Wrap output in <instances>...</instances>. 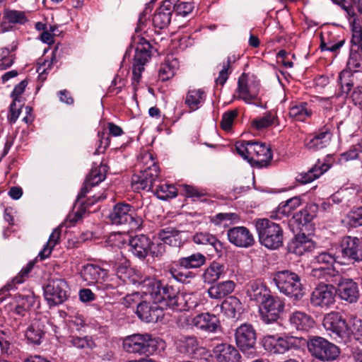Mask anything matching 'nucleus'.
Segmentation results:
<instances>
[{
	"label": "nucleus",
	"mask_w": 362,
	"mask_h": 362,
	"mask_svg": "<svg viewBox=\"0 0 362 362\" xmlns=\"http://www.w3.org/2000/svg\"><path fill=\"white\" fill-rule=\"evenodd\" d=\"M139 160L146 168L139 174L132 177V187L135 191L140 189L151 191L158 197V166L156 165V158L151 152L146 151L139 157Z\"/></svg>",
	"instance_id": "obj_1"
},
{
	"label": "nucleus",
	"mask_w": 362,
	"mask_h": 362,
	"mask_svg": "<svg viewBox=\"0 0 362 362\" xmlns=\"http://www.w3.org/2000/svg\"><path fill=\"white\" fill-rule=\"evenodd\" d=\"M236 152L249 162H254L259 167L268 165L272 158L269 146L264 144L252 141H238L235 145Z\"/></svg>",
	"instance_id": "obj_2"
},
{
	"label": "nucleus",
	"mask_w": 362,
	"mask_h": 362,
	"mask_svg": "<svg viewBox=\"0 0 362 362\" xmlns=\"http://www.w3.org/2000/svg\"><path fill=\"white\" fill-rule=\"evenodd\" d=\"M260 243L269 249H277L283 243V231L279 224L267 219H259L256 223Z\"/></svg>",
	"instance_id": "obj_3"
},
{
	"label": "nucleus",
	"mask_w": 362,
	"mask_h": 362,
	"mask_svg": "<svg viewBox=\"0 0 362 362\" xmlns=\"http://www.w3.org/2000/svg\"><path fill=\"white\" fill-rule=\"evenodd\" d=\"M274 281L280 292L293 300H298L303 297L302 284L297 274L289 270L279 271L274 274Z\"/></svg>",
	"instance_id": "obj_4"
},
{
	"label": "nucleus",
	"mask_w": 362,
	"mask_h": 362,
	"mask_svg": "<svg viewBox=\"0 0 362 362\" xmlns=\"http://www.w3.org/2000/svg\"><path fill=\"white\" fill-rule=\"evenodd\" d=\"M122 345L128 353L149 356L156 352L158 341L149 334H134L125 337Z\"/></svg>",
	"instance_id": "obj_5"
},
{
	"label": "nucleus",
	"mask_w": 362,
	"mask_h": 362,
	"mask_svg": "<svg viewBox=\"0 0 362 362\" xmlns=\"http://www.w3.org/2000/svg\"><path fill=\"white\" fill-rule=\"evenodd\" d=\"M339 254L337 259L341 264L361 262L362 241L356 237L343 238L339 245Z\"/></svg>",
	"instance_id": "obj_6"
},
{
	"label": "nucleus",
	"mask_w": 362,
	"mask_h": 362,
	"mask_svg": "<svg viewBox=\"0 0 362 362\" xmlns=\"http://www.w3.org/2000/svg\"><path fill=\"white\" fill-rule=\"evenodd\" d=\"M122 238L121 234H115L110 237V239L122 243H127L129 246V250L139 259H144L148 255H152L153 257L156 255V252L152 251L154 244L148 236L145 235L128 236L127 240H122Z\"/></svg>",
	"instance_id": "obj_7"
},
{
	"label": "nucleus",
	"mask_w": 362,
	"mask_h": 362,
	"mask_svg": "<svg viewBox=\"0 0 362 362\" xmlns=\"http://www.w3.org/2000/svg\"><path fill=\"white\" fill-rule=\"evenodd\" d=\"M259 90V83L249 78L245 74H242L238 82V98L244 100L246 103L265 108V105L260 103L258 98Z\"/></svg>",
	"instance_id": "obj_8"
},
{
	"label": "nucleus",
	"mask_w": 362,
	"mask_h": 362,
	"mask_svg": "<svg viewBox=\"0 0 362 362\" xmlns=\"http://www.w3.org/2000/svg\"><path fill=\"white\" fill-rule=\"evenodd\" d=\"M308 347L313 356L324 361L336 359L340 353L336 345L320 337L312 338L308 343Z\"/></svg>",
	"instance_id": "obj_9"
},
{
	"label": "nucleus",
	"mask_w": 362,
	"mask_h": 362,
	"mask_svg": "<svg viewBox=\"0 0 362 362\" xmlns=\"http://www.w3.org/2000/svg\"><path fill=\"white\" fill-rule=\"evenodd\" d=\"M109 217L113 224L128 225L130 230L139 228L141 223V219L136 216L132 206L128 204H116Z\"/></svg>",
	"instance_id": "obj_10"
},
{
	"label": "nucleus",
	"mask_w": 362,
	"mask_h": 362,
	"mask_svg": "<svg viewBox=\"0 0 362 362\" xmlns=\"http://www.w3.org/2000/svg\"><path fill=\"white\" fill-rule=\"evenodd\" d=\"M135 48V54L134 57L132 64V84L136 86L139 83L141 74L144 70L145 64L151 59V48L150 43L144 38H138V42Z\"/></svg>",
	"instance_id": "obj_11"
},
{
	"label": "nucleus",
	"mask_w": 362,
	"mask_h": 362,
	"mask_svg": "<svg viewBox=\"0 0 362 362\" xmlns=\"http://www.w3.org/2000/svg\"><path fill=\"white\" fill-rule=\"evenodd\" d=\"M69 286L65 279H51L44 287V295L49 305L64 303L69 296Z\"/></svg>",
	"instance_id": "obj_12"
},
{
	"label": "nucleus",
	"mask_w": 362,
	"mask_h": 362,
	"mask_svg": "<svg viewBox=\"0 0 362 362\" xmlns=\"http://www.w3.org/2000/svg\"><path fill=\"white\" fill-rule=\"evenodd\" d=\"M337 286L338 297L347 303H356L360 298L359 284L355 280L343 276L341 273L334 284Z\"/></svg>",
	"instance_id": "obj_13"
},
{
	"label": "nucleus",
	"mask_w": 362,
	"mask_h": 362,
	"mask_svg": "<svg viewBox=\"0 0 362 362\" xmlns=\"http://www.w3.org/2000/svg\"><path fill=\"white\" fill-rule=\"evenodd\" d=\"M324 328L340 339L348 337L347 321L337 312L327 314L322 321Z\"/></svg>",
	"instance_id": "obj_14"
},
{
	"label": "nucleus",
	"mask_w": 362,
	"mask_h": 362,
	"mask_svg": "<svg viewBox=\"0 0 362 362\" xmlns=\"http://www.w3.org/2000/svg\"><path fill=\"white\" fill-rule=\"evenodd\" d=\"M284 308V303L280 298L269 296L260 304L259 310L262 319L269 323L274 322L279 318Z\"/></svg>",
	"instance_id": "obj_15"
},
{
	"label": "nucleus",
	"mask_w": 362,
	"mask_h": 362,
	"mask_svg": "<svg viewBox=\"0 0 362 362\" xmlns=\"http://www.w3.org/2000/svg\"><path fill=\"white\" fill-rule=\"evenodd\" d=\"M296 339L292 337H281L277 335H266L262 340L265 350L273 354H284L295 346Z\"/></svg>",
	"instance_id": "obj_16"
},
{
	"label": "nucleus",
	"mask_w": 362,
	"mask_h": 362,
	"mask_svg": "<svg viewBox=\"0 0 362 362\" xmlns=\"http://www.w3.org/2000/svg\"><path fill=\"white\" fill-rule=\"evenodd\" d=\"M189 325L206 332H216L220 327L218 318L209 313H201L194 317H186Z\"/></svg>",
	"instance_id": "obj_17"
},
{
	"label": "nucleus",
	"mask_w": 362,
	"mask_h": 362,
	"mask_svg": "<svg viewBox=\"0 0 362 362\" xmlns=\"http://www.w3.org/2000/svg\"><path fill=\"white\" fill-rule=\"evenodd\" d=\"M229 242L238 247L247 248L255 244V238L252 233L244 226H235L227 232Z\"/></svg>",
	"instance_id": "obj_18"
},
{
	"label": "nucleus",
	"mask_w": 362,
	"mask_h": 362,
	"mask_svg": "<svg viewBox=\"0 0 362 362\" xmlns=\"http://www.w3.org/2000/svg\"><path fill=\"white\" fill-rule=\"evenodd\" d=\"M237 346L243 352L252 349L256 343V333L251 325L243 324L235 331Z\"/></svg>",
	"instance_id": "obj_19"
},
{
	"label": "nucleus",
	"mask_w": 362,
	"mask_h": 362,
	"mask_svg": "<svg viewBox=\"0 0 362 362\" xmlns=\"http://www.w3.org/2000/svg\"><path fill=\"white\" fill-rule=\"evenodd\" d=\"M334 297L333 286L322 284L314 289L310 300L313 305L323 308L333 304Z\"/></svg>",
	"instance_id": "obj_20"
},
{
	"label": "nucleus",
	"mask_w": 362,
	"mask_h": 362,
	"mask_svg": "<svg viewBox=\"0 0 362 362\" xmlns=\"http://www.w3.org/2000/svg\"><path fill=\"white\" fill-rule=\"evenodd\" d=\"M107 170V166L102 163L98 166H93L78 195V199L84 197L92 187L98 185L104 180L106 177Z\"/></svg>",
	"instance_id": "obj_21"
},
{
	"label": "nucleus",
	"mask_w": 362,
	"mask_h": 362,
	"mask_svg": "<svg viewBox=\"0 0 362 362\" xmlns=\"http://www.w3.org/2000/svg\"><path fill=\"white\" fill-rule=\"evenodd\" d=\"M81 276L88 285L102 284L107 277V271L100 267L87 264L81 270Z\"/></svg>",
	"instance_id": "obj_22"
},
{
	"label": "nucleus",
	"mask_w": 362,
	"mask_h": 362,
	"mask_svg": "<svg viewBox=\"0 0 362 362\" xmlns=\"http://www.w3.org/2000/svg\"><path fill=\"white\" fill-rule=\"evenodd\" d=\"M213 354L218 362H241V355L233 346L227 344L216 345Z\"/></svg>",
	"instance_id": "obj_23"
},
{
	"label": "nucleus",
	"mask_w": 362,
	"mask_h": 362,
	"mask_svg": "<svg viewBox=\"0 0 362 362\" xmlns=\"http://www.w3.org/2000/svg\"><path fill=\"white\" fill-rule=\"evenodd\" d=\"M331 136V132L328 129H323L307 136L305 146L313 151L322 149L329 145Z\"/></svg>",
	"instance_id": "obj_24"
},
{
	"label": "nucleus",
	"mask_w": 362,
	"mask_h": 362,
	"mask_svg": "<svg viewBox=\"0 0 362 362\" xmlns=\"http://www.w3.org/2000/svg\"><path fill=\"white\" fill-rule=\"evenodd\" d=\"M158 305L154 299L152 304L146 301L137 305L136 314L138 317L146 322H156L158 320Z\"/></svg>",
	"instance_id": "obj_25"
},
{
	"label": "nucleus",
	"mask_w": 362,
	"mask_h": 362,
	"mask_svg": "<svg viewBox=\"0 0 362 362\" xmlns=\"http://www.w3.org/2000/svg\"><path fill=\"white\" fill-rule=\"evenodd\" d=\"M313 114V105L307 102L293 103L289 108V117L296 121L305 122Z\"/></svg>",
	"instance_id": "obj_26"
},
{
	"label": "nucleus",
	"mask_w": 362,
	"mask_h": 362,
	"mask_svg": "<svg viewBox=\"0 0 362 362\" xmlns=\"http://www.w3.org/2000/svg\"><path fill=\"white\" fill-rule=\"evenodd\" d=\"M313 248H314L313 243L305 234L297 235L288 246L289 252L299 256Z\"/></svg>",
	"instance_id": "obj_27"
},
{
	"label": "nucleus",
	"mask_w": 362,
	"mask_h": 362,
	"mask_svg": "<svg viewBox=\"0 0 362 362\" xmlns=\"http://www.w3.org/2000/svg\"><path fill=\"white\" fill-rule=\"evenodd\" d=\"M234 281L228 280L216 284L208 289V294L213 299H221L230 294L235 289Z\"/></svg>",
	"instance_id": "obj_28"
},
{
	"label": "nucleus",
	"mask_w": 362,
	"mask_h": 362,
	"mask_svg": "<svg viewBox=\"0 0 362 362\" xmlns=\"http://www.w3.org/2000/svg\"><path fill=\"white\" fill-rule=\"evenodd\" d=\"M289 321L296 329L302 331L310 329L315 324V321L310 315L300 311L293 313L290 315Z\"/></svg>",
	"instance_id": "obj_29"
},
{
	"label": "nucleus",
	"mask_w": 362,
	"mask_h": 362,
	"mask_svg": "<svg viewBox=\"0 0 362 362\" xmlns=\"http://www.w3.org/2000/svg\"><path fill=\"white\" fill-rule=\"evenodd\" d=\"M15 301L16 303L15 313L18 315L25 316L37 303V298L33 293L19 294L15 296Z\"/></svg>",
	"instance_id": "obj_30"
},
{
	"label": "nucleus",
	"mask_w": 362,
	"mask_h": 362,
	"mask_svg": "<svg viewBox=\"0 0 362 362\" xmlns=\"http://www.w3.org/2000/svg\"><path fill=\"white\" fill-rule=\"evenodd\" d=\"M226 275L225 267L218 263L212 262L204 271L203 279L205 283L213 284Z\"/></svg>",
	"instance_id": "obj_31"
},
{
	"label": "nucleus",
	"mask_w": 362,
	"mask_h": 362,
	"mask_svg": "<svg viewBox=\"0 0 362 362\" xmlns=\"http://www.w3.org/2000/svg\"><path fill=\"white\" fill-rule=\"evenodd\" d=\"M247 296L251 300L261 304L270 295L265 286L260 283L252 282L247 287Z\"/></svg>",
	"instance_id": "obj_32"
},
{
	"label": "nucleus",
	"mask_w": 362,
	"mask_h": 362,
	"mask_svg": "<svg viewBox=\"0 0 362 362\" xmlns=\"http://www.w3.org/2000/svg\"><path fill=\"white\" fill-rule=\"evenodd\" d=\"M340 274L341 272L337 271L334 267L322 266L315 267L311 272L313 276L318 279L325 280L332 284H334Z\"/></svg>",
	"instance_id": "obj_33"
},
{
	"label": "nucleus",
	"mask_w": 362,
	"mask_h": 362,
	"mask_svg": "<svg viewBox=\"0 0 362 362\" xmlns=\"http://www.w3.org/2000/svg\"><path fill=\"white\" fill-rule=\"evenodd\" d=\"M43 322L35 320L27 329L25 337L30 343L40 344L45 335Z\"/></svg>",
	"instance_id": "obj_34"
},
{
	"label": "nucleus",
	"mask_w": 362,
	"mask_h": 362,
	"mask_svg": "<svg viewBox=\"0 0 362 362\" xmlns=\"http://www.w3.org/2000/svg\"><path fill=\"white\" fill-rule=\"evenodd\" d=\"M179 0H164L160 6V29L168 26Z\"/></svg>",
	"instance_id": "obj_35"
},
{
	"label": "nucleus",
	"mask_w": 362,
	"mask_h": 362,
	"mask_svg": "<svg viewBox=\"0 0 362 362\" xmlns=\"http://www.w3.org/2000/svg\"><path fill=\"white\" fill-rule=\"evenodd\" d=\"M221 310L228 317H235L241 313V302L236 297L230 296L222 303Z\"/></svg>",
	"instance_id": "obj_36"
},
{
	"label": "nucleus",
	"mask_w": 362,
	"mask_h": 362,
	"mask_svg": "<svg viewBox=\"0 0 362 362\" xmlns=\"http://www.w3.org/2000/svg\"><path fill=\"white\" fill-rule=\"evenodd\" d=\"M193 240L198 245H210L217 252H221L223 249L222 243L214 235L206 232L196 233L193 237Z\"/></svg>",
	"instance_id": "obj_37"
},
{
	"label": "nucleus",
	"mask_w": 362,
	"mask_h": 362,
	"mask_svg": "<svg viewBox=\"0 0 362 362\" xmlns=\"http://www.w3.org/2000/svg\"><path fill=\"white\" fill-rule=\"evenodd\" d=\"M199 342L195 337H182L178 340L177 349L180 353L192 355L199 349Z\"/></svg>",
	"instance_id": "obj_38"
},
{
	"label": "nucleus",
	"mask_w": 362,
	"mask_h": 362,
	"mask_svg": "<svg viewBox=\"0 0 362 362\" xmlns=\"http://www.w3.org/2000/svg\"><path fill=\"white\" fill-rule=\"evenodd\" d=\"M206 262V257L202 253L197 252L189 256L182 257L179 259V264L181 267L186 269L199 268Z\"/></svg>",
	"instance_id": "obj_39"
},
{
	"label": "nucleus",
	"mask_w": 362,
	"mask_h": 362,
	"mask_svg": "<svg viewBox=\"0 0 362 362\" xmlns=\"http://www.w3.org/2000/svg\"><path fill=\"white\" fill-rule=\"evenodd\" d=\"M204 92L200 89L190 90L188 91L186 98L185 104L188 107L194 111L199 108V105L204 101Z\"/></svg>",
	"instance_id": "obj_40"
},
{
	"label": "nucleus",
	"mask_w": 362,
	"mask_h": 362,
	"mask_svg": "<svg viewBox=\"0 0 362 362\" xmlns=\"http://www.w3.org/2000/svg\"><path fill=\"white\" fill-rule=\"evenodd\" d=\"M328 169L327 165H323L320 168L314 167L305 173H301L296 177V180L302 184H307L318 178Z\"/></svg>",
	"instance_id": "obj_41"
},
{
	"label": "nucleus",
	"mask_w": 362,
	"mask_h": 362,
	"mask_svg": "<svg viewBox=\"0 0 362 362\" xmlns=\"http://www.w3.org/2000/svg\"><path fill=\"white\" fill-rule=\"evenodd\" d=\"M177 67L178 61L173 57H168L160 67V79L164 81L171 78Z\"/></svg>",
	"instance_id": "obj_42"
},
{
	"label": "nucleus",
	"mask_w": 362,
	"mask_h": 362,
	"mask_svg": "<svg viewBox=\"0 0 362 362\" xmlns=\"http://www.w3.org/2000/svg\"><path fill=\"white\" fill-rule=\"evenodd\" d=\"M318 209L319 207L316 204H309L305 209L300 211L295 217L301 224H306L313 221L317 216Z\"/></svg>",
	"instance_id": "obj_43"
},
{
	"label": "nucleus",
	"mask_w": 362,
	"mask_h": 362,
	"mask_svg": "<svg viewBox=\"0 0 362 362\" xmlns=\"http://www.w3.org/2000/svg\"><path fill=\"white\" fill-rule=\"evenodd\" d=\"M60 236L61 228L58 227L52 231L46 245H45L42 250L40 252L38 257H40L41 259L47 258L50 255L52 249L59 243Z\"/></svg>",
	"instance_id": "obj_44"
},
{
	"label": "nucleus",
	"mask_w": 362,
	"mask_h": 362,
	"mask_svg": "<svg viewBox=\"0 0 362 362\" xmlns=\"http://www.w3.org/2000/svg\"><path fill=\"white\" fill-rule=\"evenodd\" d=\"M348 337L350 334L354 335L356 340L362 344V320L356 317L351 316L347 322Z\"/></svg>",
	"instance_id": "obj_45"
},
{
	"label": "nucleus",
	"mask_w": 362,
	"mask_h": 362,
	"mask_svg": "<svg viewBox=\"0 0 362 362\" xmlns=\"http://www.w3.org/2000/svg\"><path fill=\"white\" fill-rule=\"evenodd\" d=\"M301 204V199L299 197H294L282 202L278 207L279 214L288 216Z\"/></svg>",
	"instance_id": "obj_46"
},
{
	"label": "nucleus",
	"mask_w": 362,
	"mask_h": 362,
	"mask_svg": "<svg viewBox=\"0 0 362 362\" xmlns=\"http://www.w3.org/2000/svg\"><path fill=\"white\" fill-rule=\"evenodd\" d=\"M235 61V57L230 56L227 58L226 62H223L221 69L219 71L218 76L216 78V83L223 86L228 78L229 75L231 74V64Z\"/></svg>",
	"instance_id": "obj_47"
},
{
	"label": "nucleus",
	"mask_w": 362,
	"mask_h": 362,
	"mask_svg": "<svg viewBox=\"0 0 362 362\" xmlns=\"http://www.w3.org/2000/svg\"><path fill=\"white\" fill-rule=\"evenodd\" d=\"M338 82L341 93L348 94L354 85L353 74L350 71L343 70L339 76Z\"/></svg>",
	"instance_id": "obj_48"
},
{
	"label": "nucleus",
	"mask_w": 362,
	"mask_h": 362,
	"mask_svg": "<svg viewBox=\"0 0 362 362\" xmlns=\"http://www.w3.org/2000/svg\"><path fill=\"white\" fill-rule=\"evenodd\" d=\"M277 121V117L276 114L269 112L266 113L263 117L255 119L252 122V125L257 130H260L264 128H267L272 124H275Z\"/></svg>",
	"instance_id": "obj_49"
},
{
	"label": "nucleus",
	"mask_w": 362,
	"mask_h": 362,
	"mask_svg": "<svg viewBox=\"0 0 362 362\" xmlns=\"http://www.w3.org/2000/svg\"><path fill=\"white\" fill-rule=\"evenodd\" d=\"M361 54L358 52V49L354 50V47H352L346 70L350 71L352 74L356 72L357 69L361 67Z\"/></svg>",
	"instance_id": "obj_50"
},
{
	"label": "nucleus",
	"mask_w": 362,
	"mask_h": 362,
	"mask_svg": "<svg viewBox=\"0 0 362 362\" xmlns=\"http://www.w3.org/2000/svg\"><path fill=\"white\" fill-rule=\"evenodd\" d=\"M168 288H163V296L160 298V310H164L167 308L174 309L177 305V300L175 295H167L168 293Z\"/></svg>",
	"instance_id": "obj_51"
},
{
	"label": "nucleus",
	"mask_w": 362,
	"mask_h": 362,
	"mask_svg": "<svg viewBox=\"0 0 362 362\" xmlns=\"http://www.w3.org/2000/svg\"><path fill=\"white\" fill-rule=\"evenodd\" d=\"M239 220V216L235 213H219L211 217V221L216 225L225 221H229L232 223H238Z\"/></svg>",
	"instance_id": "obj_52"
},
{
	"label": "nucleus",
	"mask_w": 362,
	"mask_h": 362,
	"mask_svg": "<svg viewBox=\"0 0 362 362\" xmlns=\"http://www.w3.org/2000/svg\"><path fill=\"white\" fill-rule=\"evenodd\" d=\"M58 51V47H56L52 52L51 60H45L42 63H40L37 68V72L39 74L40 77L42 79H45V75L47 74V71L49 70L53 64L57 62L56 55Z\"/></svg>",
	"instance_id": "obj_53"
},
{
	"label": "nucleus",
	"mask_w": 362,
	"mask_h": 362,
	"mask_svg": "<svg viewBox=\"0 0 362 362\" xmlns=\"http://www.w3.org/2000/svg\"><path fill=\"white\" fill-rule=\"evenodd\" d=\"M110 144V139L108 134L105 132H99L98 133V141L96 144V149L94 154H100L105 152L107 147Z\"/></svg>",
	"instance_id": "obj_54"
},
{
	"label": "nucleus",
	"mask_w": 362,
	"mask_h": 362,
	"mask_svg": "<svg viewBox=\"0 0 362 362\" xmlns=\"http://www.w3.org/2000/svg\"><path fill=\"white\" fill-rule=\"evenodd\" d=\"M23 106V103L22 102L13 101L10 105L9 113L8 115L7 119L10 124H13L18 119L21 112V108Z\"/></svg>",
	"instance_id": "obj_55"
},
{
	"label": "nucleus",
	"mask_w": 362,
	"mask_h": 362,
	"mask_svg": "<svg viewBox=\"0 0 362 362\" xmlns=\"http://www.w3.org/2000/svg\"><path fill=\"white\" fill-rule=\"evenodd\" d=\"M238 115V110H233L225 112L223 115L222 119L221 122V126L225 131H229L233 122L234 119Z\"/></svg>",
	"instance_id": "obj_56"
},
{
	"label": "nucleus",
	"mask_w": 362,
	"mask_h": 362,
	"mask_svg": "<svg viewBox=\"0 0 362 362\" xmlns=\"http://www.w3.org/2000/svg\"><path fill=\"white\" fill-rule=\"evenodd\" d=\"M180 188L187 197H202L206 194V192L194 186L187 185H181Z\"/></svg>",
	"instance_id": "obj_57"
},
{
	"label": "nucleus",
	"mask_w": 362,
	"mask_h": 362,
	"mask_svg": "<svg viewBox=\"0 0 362 362\" xmlns=\"http://www.w3.org/2000/svg\"><path fill=\"white\" fill-rule=\"evenodd\" d=\"M0 52V69L4 70L13 64V57L9 54V50L7 48L1 49Z\"/></svg>",
	"instance_id": "obj_58"
},
{
	"label": "nucleus",
	"mask_w": 362,
	"mask_h": 362,
	"mask_svg": "<svg viewBox=\"0 0 362 362\" xmlns=\"http://www.w3.org/2000/svg\"><path fill=\"white\" fill-rule=\"evenodd\" d=\"M4 18L7 21L13 23H23L25 21L24 13L18 11H6Z\"/></svg>",
	"instance_id": "obj_59"
},
{
	"label": "nucleus",
	"mask_w": 362,
	"mask_h": 362,
	"mask_svg": "<svg viewBox=\"0 0 362 362\" xmlns=\"http://www.w3.org/2000/svg\"><path fill=\"white\" fill-rule=\"evenodd\" d=\"M160 192L165 193V195L160 194V200H166L168 198H174L177 196V191L175 186L171 185H160Z\"/></svg>",
	"instance_id": "obj_60"
},
{
	"label": "nucleus",
	"mask_w": 362,
	"mask_h": 362,
	"mask_svg": "<svg viewBox=\"0 0 362 362\" xmlns=\"http://www.w3.org/2000/svg\"><path fill=\"white\" fill-rule=\"evenodd\" d=\"M349 223L354 227L357 226H362V207L352 211L349 214Z\"/></svg>",
	"instance_id": "obj_61"
},
{
	"label": "nucleus",
	"mask_w": 362,
	"mask_h": 362,
	"mask_svg": "<svg viewBox=\"0 0 362 362\" xmlns=\"http://www.w3.org/2000/svg\"><path fill=\"white\" fill-rule=\"evenodd\" d=\"M27 85V81L23 80L15 86L11 93V98H13V101L22 102L21 100V95L25 91Z\"/></svg>",
	"instance_id": "obj_62"
},
{
	"label": "nucleus",
	"mask_w": 362,
	"mask_h": 362,
	"mask_svg": "<svg viewBox=\"0 0 362 362\" xmlns=\"http://www.w3.org/2000/svg\"><path fill=\"white\" fill-rule=\"evenodd\" d=\"M33 266H34L33 262H29L24 268H23L21 269V271L20 272L18 275L16 276L13 279V283L17 284L23 283L25 280V278L28 276V274L30 272V271L33 268Z\"/></svg>",
	"instance_id": "obj_63"
},
{
	"label": "nucleus",
	"mask_w": 362,
	"mask_h": 362,
	"mask_svg": "<svg viewBox=\"0 0 362 362\" xmlns=\"http://www.w3.org/2000/svg\"><path fill=\"white\" fill-rule=\"evenodd\" d=\"M352 47H356L357 49L362 51V29L354 28L353 29L352 37L351 40Z\"/></svg>",
	"instance_id": "obj_64"
}]
</instances>
